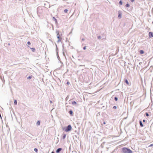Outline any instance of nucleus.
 I'll list each match as a JSON object with an SVG mask.
<instances>
[{
  "instance_id": "obj_1",
  "label": "nucleus",
  "mask_w": 153,
  "mask_h": 153,
  "mask_svg": "<svg viewBox=\"0 0 153 153\" xmlns=\"http://www.w3.org/2000/svg\"><path fill=\"white\" fill-rule=\"evenodd\" d=\"M122 152L123 153H132V152L131 150L126 147L122 148Z\"/></svg>"
},
{
  "instance_id": "obj_2",
  "label": "nucleus",
  "mask_w": 153,
  "mask_h": 153,
  "mask_svg": "<svg viewBox=\"0 0 153 153\" xmlns=\"http://www.w3.org/2000/svg\"><path fill=\"white\" fill-rule=\"evenodd\" d=\"M69 103H71L73 105L75 106H77L79 105L78 104H77V103L76 101H69Z\"/></svg>"
},
{
  "instance_id": "obj_3",
  "label": "nucleus",
  "mask_w": 153,
  "mask_h": 153,
  "mask_svg": "<svg viewBox=\"0 0 153 153\" xmlns=\"http://www.w3.org/2000/svg\"><path fill=\"white\" fill-rule=\"evenodd\" d=\"M118 18L119 19H121L122 18V12L121 11H119L118 12Z\"/></svg>"
},
{
  "instance_id": "obj_4",
  "label": "nucleus",
  "mask_w": 153,
  "mask_h": 153,
  "mask_svg": "<svg viewBox=\"0 0 153 153\" xmlns=\"http://www.w3.org/2000/svg\"><path fill=\"white\" fill-rule=\"evenodd\" d=\"M153 37V32H150L149 33V38H151Z\"/></svg>"
},
{
  "instance_id": "obj_5",
  "label": "nucleus",
  "mask_w": 153,
  "mask_h": 153,
  "mask_svg": "<svg viewBox=\"0 0 153 153\" xmlns=\"http://www.w3.org/2000/svg\"><path fill=\"white\" fill-rule=\"evenodd\" d=\"M72 128L71 125H69L68 126V131H70Z\"/></svg>"
},
{
  "instance_id": "obj_6",
  "label": "nucleus",
  "mask_w": 153,
  "mask_h": 153,
  "mask_svg": "<svg viewBox=\"0 0 153 153\" xmlns=\"http://www.w3.org/2000/svg\"><path fill=\"white\" fill-rule=\"evenodd\" d=\"M62 150V149L61 148H59L57 149L56 151V153H59Z\"/></svg>"
},
{
  "instance_id": "obj_7",
  "label": "nucleus",
  "mask_w": 153,
  "mask_h": 153,
  "mask_svg": "<svg viewBox=\"0 0 153 153\" xmlns=\"http://www.w3.org/2000/svg\"><path fill=\"white\" fill-rule=\"evenodd\" d=\"M53 21H55L56 23H57V19H56L55 18V17H53Z\"/></svg>"
},
{
  "instance_id": "obj_8",
  "label": "nucleus",
  "mask_w": 153,
  "mask_h": 153,
  "mask_svg": "<svg viewBox=\"0 0 153 153\" xmlns=\"http://www.w3.org/2000/svg\"><path fill=\"white\" fill-rule=\"evenodd\" d=\"M139 123H140V124L141 127H143V125L142 123V121L141 120H140L139 121Z\"/></svg>"
},
{
  "instance_id": "obj_9",
  "label": "nucleus",
  "mask_w": 153,
  "mask_h": 153,
  "mask_svg": "<svg viewBox=\"0 0 153 153\" xmlns=\"http://www.w3.org/2000/svg\"><path fill=\"white\" fill-rule=\"evenodd\" d=\"M63 54L64 56L65 57V53L67 54V52L66 51H65L64 49H63Z\"/></svg>"
},
{
  "instance_id": "obj_10",
  "label": "nucleus",
  "mask_w": 153,
  "mask_h": 153,
  "mask_svg": "<svg viewBox=\"0 0 153 153\" xmlns=\"http://www.w3.org/2000/svg\"><path fill=\"white\" fill-rule=\"evenodd\" d=\"M62 135H63L62 138H63V139H64L65 138V137H66V134H65L63 133Z\"/></svg>"
},
{
  "instance_id": "obj_11",
  "label": "nucleus",
  "mask_w": 153,
  "mask_h": 153,
  "mask_svg": "<svg viewBox=\"0 0 153 153\" xmlns=\"http://www.w3.org/2000/svg\"><path fill=\"white\" fill-rule=\"evenodd\" d=\"M40 124V122L39 121H38L36 123V125L37 126H39Z\"/></svg>"
},
{
  "instance_id": "obj_12",
  "label": "nucleus",
  "mask_w": 153,
  "mask_h": 153,
  "mask_svg": "<svg viewBox=\"0 0 153 153\" xmlns=\"http://www.w3.org/2000/svg\"><path fill=\"white\" fill-rule=\"evenodd\" d=\"M69 113L71 116L73 115V112L72 110H71L69 111Z\"/></svg>"
},
{
  "instance_id": "obj_13",
  "label": "nucleus",
  "mask_w": 153,
  "mask_h": 153,
  "mask_svg": "<svg viewBox=\"0 0 153 153\" xmlns=\"http://www.w3.org/2000/svg\"><path fill=\"white\" fill-rule=\"evenodd\" d=\"M125 82L127 85H129V84L128 80L127 79L125 80Z\"/></svg>"
},
{
  "instance_id": "obj_14",
  "label": "nucleus",
  "mask_w": 153,
  "mask_h": 153,
  "mask_svg": "<svg viewBox=\"0 0 153 153\" xmlns=\"http://www.w3.org/2000/svg\"><path fill=\"white\" fill-rule=\"evenodd\" d=\"M31 49L33 52H35L36 51V49L34 48H31Z\"/></svg>"
},
{
  "instance_id": "obj_15",
  "label": "nucleus",
  "mask_w": 153,
  "mask_h": 153,
  "mask_svg": "<svg viewBox=\"0 0 153 153\" xmlns=\"http://www.w3.org/2000/svg\"><path fill=\"white\" fill-rule=\"evenodd\" d=\"M140 53L141 54H143L144 53V51L143 50H140Z\"/></svg>"
},
{
  "instance_id": "obj_16",
  "label": "nucleus",
  "mask_w": 153,
  "mask_h": 153,
  "mask_svg": "<svg viewBox=\"0 0 153 153\" xmlns=\"http://www.w3.org/2000/svg\"><path fill=\"white\" fill-rule=\"evenodd\" d=\"M63 129L65 131L67 132V127L63 128Z\"/></svg>"
},
{
  "instance_id": "obj_17",
  "label": "nucleus",
  "mask_w": 153,
  "mask_h": 153,
  "mask_svg": "<svg viewBox=\"0 0 153 153\" xmlns=\"http://www.w3.org/2000/svg\"><path fill=\"white\" fill-rule=\"evenodd\" d=\"M14 103L15 105H16L17 104V101L16 100H14Z\"/></svg>"
},
{
  "instance_id": "obj_18",
  "label": "nucleus",
  "mask_w": 153,
  "mask_h": 153,
  "mask_svg": "<svg viewBox=\"0 0 153 153\" xmlns=\"http://www.w3.org/2000/svg\"><path fill=\"white\" fill-rule=\"evenodd\" d=\"M57 38L59 40H58V42H59L60 40V35L59 34L58 35H57Z\"/></svg>"
},
{
  "instance_id": "obj_19",
  "label": "nucleus",
  "mask_w": 153,
  "mask_h": 153,
  "mask_svg": "<svg viewBox=\"0 0 153 153\" xmlns=\"http://www.w3.org/2000/svg\"><path fill=\"white\" fill-rule=\"evenodd\" d=\"M56 33L57 34V35H58L59 34V30H56Z\"/></svg>"
},
{
  "instance_id": "obj_20",
  "label": "nucleus",
  "mask_w": 153,
  "mask_h": 153,
  "mask_svg": "<svg viewBox=\"0 0 153 153\" xmlns=\"http://www.w3.org/2000/svg\"><path fill=\"white\" fill-rule=\"evenodd\" d=\"M119 4L120 5H121L123 3L121 0H120L119 2Z\"/></svg>"
},
{
  "instance_id": "obj_21",
  "label": "nucleus",
  "mask_w": 153,
  "mask_h": 153,
  "mask_svg": "<svg viewBox=\"0 0 153 153\" xmlns=\"http://www.w3.org/2000/svg\"><path fill=\"white\" fill-rule=\"evenodd\" d=\"M32 76H28L27 78V79H30L32 78Z\"/></svg>"
},
{
  "instance_id": "obj_22",
  "label": "nucleus",
  "mask_w": 153,
  "mask_h": 153,
  "mask_svg": "<svg viewBox=\"0 0 153 153\" xmlns=\"http://www.w3.org/2000/svg\"><path fill=\"white\" fill-rule=\"evenodd\" d=\"M125 6L126 7H128L130 6V5L128 3H127L126 5Z\"/></svg>"
},
{
  "instance_id": "obj_23",
  "label": "nucleus",
  "mask_w": 153,
  "mask_h": 153,
  "mask_svg": "<svg viewBox=\"0 0 153 153\" xmlns=\"http://www.w3.org/2000/svg\"><path fill=\"white\" fill-rule=\"evenodd\" d=\"M114 100L115 101H117L118 100V98L117 97H114Z\"/></svg>"
},
{
  "instance_id": "obj_24",
  "label": "nucleus",
  "mask_w": 153,
  "mask_h": 153,
  "mask_svg": "<svg viewBox=\"0 0 153 153\" xmlns=\"http://www.w3.org/2000/svg\"><path fill=\"white\" fill-rule=\"evenodd\" d=\"M101 36H97V38L98 39H100L101 38Z\"/></svg>"
},
{
  "instance_id": "obj_25",
  "label": "nucleus",
  "mask_w": 153,
  "mask_h": 153,
  "mask_svg": "<svg viewBox=\"0 0 153 153\" xmlns=\"http://www.w3.org/2000/svg\"><path fill=\"white\" fill-rule=\"evenodd\" d=\"M145 114H146V116L147 117H148L149 116V114L147 112H146Z\"/></svg>"
},
{
  "instance_id": "obj_26",
  "label": "nucleus",
  "mask_w": 153,
  "mask_h": 153,
  "mask_svg": "<svg viewBox=\"0 0 153 153\" xmlns=\"http://www.w3.org/2000/svg\"><path fill=\"white\" fill-rule=\"evenodd\" d=\"M34 151L37 152L38 151V149L36 148H35L34 149Z\"/></svg>"
},
{
  "instance_id": "obj_27",
  "label": "nucleus",
  "mask_w": 153,
  "mask_h": 153,
  "mask_svg": "<svg viewBox=\"0 0 153 153\" xmlns=\"http://www.w3.org/2000/svg\"><path fill=\"white\" fill-rule=\"evenodd\" d=\"M113 108L114 109H116L117 108V107L116 106H113Z\"/></svg>"
},
{
  "instance_id": "obj_28",
  "label": "nucleus",
  "mask_w": 153,
  "mask_h": 153,
  "mask_svg": "<svg viewBox=\"0 0 153 153\" xmlns=\"http://www.w3.org/2000/svg\"><path fill=\"white\" fill-rule=\"evenodd\" d=\"M64 12L67 13V9H65L64 10Z\"/></svg>"
},
{
  "instance_id": "obj_29",
  "label": "nucleus",
  "mask_w": 153,
  "mask_h": 153,
  "mask_svg": "<svg viewBox=\"0 0 153 153\" xmlns=\"http://www.w3.org/2000/svg\"><path fill=\"white\" fill-rule=\"evenodd\" d=\"M27 44L28 45H30V42L28 41L27 42Z\"/></svg>"
},
{
  "instance_id": "obj_30",
  "label": "nucleus",
  "mask_w": 153,
  "mask_h": 153,
  "mask_svg": "<svg viewBox=\"0 0 153 153\" xmlns=\"http://www.w3.org/2000/svg\"><path fill=\"white\" fill-rule=\"evenodd\" d=\"M85 49H86V46H85L83 48V49L85 50Z\"/></svg>"
},
{
  "instance_id": "obj_31",
  "label": "nucleus",
  "mask_w": 153,
  "mask_h": 153,
  "mask_svg": "<svg viewBox=\"0 0 153 153\" xmlns=\"http://www.w3.org/2000/svg\"><path fill=\"white\" fill-rule=\"evenodd\" d=\"M72 30H73V29L71 30V31L69 33V35L70 34L72 33Z\"/></svg>"
},
{
  "instance_id": "obj_32",
  "label": "nucleus",
  "mask_w": 153,
  "mask_h": 153,
  "mask_svg": "<svg viewBox=\"0 0 153 153\" xmlns=\"http://www.w3.org/2000/svg\"><path fill=\"white\" fill-rule=\"evenodd\" d=\"M130 1L132 2H133L134 1V0H130Z\"/></svg>"
},
{
  "instance_id": "obj_33",
  "label": "nucleus",
  "mask_w": 153,
  "mask_h": 153,
  "mask_svg": "<svg viewBox=\"0 0 153 153\" xmlns=\"http://www.w3.org/2000/svg\"><path fill=\"white\" fill-rule=\"evenodd\" d=\"M146 121V120H143V122H145Z\"/></svg>"
},
{
  "instance_id": "obj_34",
  "label": "nucleus",
  "mask_w": 153,
  "mask_h": 153,
  "mask_svg": "<svg viewBox=\"0 0 153 153\" xmlns=\"http://www.w3.org/2000/svg\"><path fill=\"white\" fill-rule=\"evenodd\" d=\"M70 84V83L69 82H68V85Z\"/></svg>"
},
{
  "instance_id": "obj_35",
  "label": "nucleus",
  "mask_w": 153,
  "mask_h": 153,
  "mask_svg": "<svg viewBox=\"0 0 153 153\" xmlns=\"http://www.w3.org/2000/svg\"><path fill=\"white\" fill-rule=\"evenodd\" d=\"M153 146V145H152V144H151L150 145V146Z\"/></svg>"
},
{
  "instance_id": "obj_36",
  "label": "nucleus",
  "mask_w": 153,
  "mask_h": 153,
  "mask_svg": "<svg viewBox=\"0 0 153 153\" xmlns=\"http://www.w3.org/2000/svg\"><path fill=\"white\" fill-rule=\"evenodd\" d=\"M50 102L51 103H52V101H51V100H50Z\"/></svg>"
},
{
  "instance_id": "obj_37",
  "label": "nucleus",
  "mask_w": 153,
  "mask_h": 153,
  "mask_svg": "<svg viewBox=\"0 0 153 153\" xmlns=\"http://www.w3.org/2000/svg\"><path fill=\"white\" fill-rule=\"evenodd\" d=\"M105 123H105V122H103V124H105Z\"/></svg>"
},
{
  "instance_id": "obj_38",
  "label": "nucleus",
  "mask_w": 153,
  "mask_h": 153,
  "mask_svg": "<svg viewBox=\"0 0 153 153\" xmlns=\"http://www.w3.org/2000/svg\"><path fill=\"white\" fill-rule=\"evenodd\" d=\"M82 40H83V41L84 40V38L82 39Z\"/></svg>"
},
{
  "instance_id": "obj_39",
  "label": "nucleus",
  "mask_w": 153,
  "mask_h": 153,
  "mask_svg": "<svg viewBox=\"0 0 153 153\" xmlns=\"http://www.w3.org/2000/svg\"><path fill=\"white\" fill-rule=\"evenodd\" d=\"M51 153H55L54 152H52Z\"/></svg>"
},
{
  "instance_id": "obj_40",
  "label": "nucleus",
  "mask_w": 153,
  "mask_h": 153,
  "mask_svg": "<svg viewBox=\"0 0 153 153\" xmlns=\"http://www.w3.org/2000/svg\"><path fill=\"white\" fill-rule=\"evenodd\" d=\"M67 97L65 98V100H67Z\"/></svg>"
},
{
  "instance_id": "obj_41",
  "label": "nucleus",
  "mask_w": 153,
  "mask_h": 153,
  "mask_svg": "<svg viewBox=\"0 0 153 153\" xmlns=\"http://www.w3.org/2000/svg\"><path fill=\"white\" fill-rule=\"evenodd\" d=\"M56 46H57L56 45ZM56 48H57V46H56Z\"/></svg>"
},
{
  "instance_id": "obj_42",
  "label": "nucleus",
  "mask_w": 153,
  "mask_h": 153,
  "mask_svg": "<svg viewBox=\"0 0 153 153\" xmlns=\"http://www.w3.org/2000/svg\"><path fill=\"white\" fill-rule=\"evenodd\" d=\"M152 145H153V143L152 144Z\"/></svg>"
}]
</instances>
